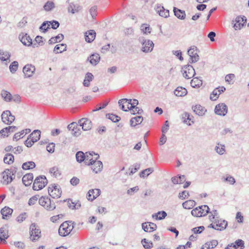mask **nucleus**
Returning a JSON list of instances; mask_svg holds the SVG:
<instances>
[{
    "label": "nucleus",
    "mask_w": 249,
    "mask_h": 249,
    "mask_svg": "<svg viewBox=\"0 0 249 249\" xmlns=\"http://www.w3.org/2000/svg\"><path fill=\"white\" fill-rule=\"evenodd\" d=\"M209 218L212 223L208 226V228H213L216 230L222 231L227 226V222L220 218L216 210H213L210 212Z\"/></svg>",
    "instance_id": "nucleus-1"
},
{
    "label": "nucleus",
    "mask_w": 249,
    "mask_h": 249,
    "mask_svg": "<svg viewBox=\"0 0 249 249\" xmlns=\"http://www.w3.org/2000/svg\"><path fill=\"white\" fill-rule=\"evenodd\" d=\"M73 223L71 222L65 221L59 227L58 230L59 234L61 236H66L68 235L73 229Z\"/></svg>",
    "instance_id": "nucleus-2"
},
{
    "label": "nucleus",
    "mask_w": 249,
    "mask_h": 249,
    "mask_svg": "<svg viewBox=\"0 0 249 249\" xmlns=\"http://www.w3.org/2000/svg\"><path fill=\"white\" fill-rule=\"evenodd\" d=\"M47 179L45 176L37 177L34 182L33 189L36 191L41 190L47 185Z\"/></svg>",
    "instance_id": "nucleus-3"
},
{
    "label": "nucleus",
    "mask_w": 249,
    "mask_h": 249,
    "mask_svg": "<svg viewBox=\"0 0 249 249\" xmlns=\"http://www.w3.org/2000/svg\"><path fill=\"white\" fill-rule=\"evenodd\" d=\"M209 211V208L207 205H202L193 209L192 214L195 217H202L205 216Z\"/></svg>",
    "instance_id": "nucleus-4"
},
{
    "label": "nucleus",
    "mask_w": 249,
    "mask_h": 249,
    "mask_svg": "<svg viewBox=\"0 0 249 249\" xmlns=\"http://www.w3.org/2000/svg\"><path fill=\"white\" fill-rule=\"evenodd\" d=\"M39 203L48 211H52L55 208L54 203H52L50 198L48 197H41L39 199Z\"/></svg>",
    "instance_id": "nucleus-5"
},
{
    "label": "nucleus",
    "mask_w": 249,
    "mask_h": 249,
    "mask_svg": "<svg viewBox=\"0 0 249 249\" xmlns=\"http://www.w3.org/2000/svg\"><path fill=\"white\" fill-rule=\"evenodd\" d=\"M31 240L35 242L40 237L41 231L35 223H32L30 227Z\"/></svg>",
    "instance_id": "nucleus-6"
},
{
    "label": "nucleus",
    "mask_w": 249,
    "mask_h": 249,
    "mask_svg": "<svg viewBox=\"0 0 249 249\" xmlns=\"http://www.w3.org/2000/svg\"><path fill=\"white\" fill-rule=\"evenodd\" d=\"M181 73L184 77L186 79L192 78L195 74V69L190 65L184 66L181 69Z\"/></svg>",
    "instance_id": "nucleus-7"
},
{
    "label": "nucleus",
    "mask_w": 249,
    "mask_h": 249,
    "mask_svg": "<svg viewBox=\"0 0 249 249\" xmlns=\"http://www.w3.org/2000/svg\"><path fill=\"white\" fill-rule=\"evenodd\" d=\"M139 40L142 44L141 50L143 52L148 53L152 51L154 45V44L152 41L144 39L143 38H140Z\"/></svg>",
    "instance_id": "nucleus-8"
},
{
    "label": "nucleus",
    "mask_w": 249,
    "mask_h": 249,
    "mask_svg": "<svg viewBox=\"0 0 249 249\" xmlns=\"http://www.w3.org/2000/svg\"><path fill=\"white\" fill-rule=\"evenodd\" d=\"M99 158V155L93 152H86L85 164L89 166Z\"/></svg>",
    "instance_id": "nucleus-9"
},
{
    "label": "nucleus",
    "mask_w": 249,
    "mask_h": 249,
    "mask_svg": "<svg viewBox=\"0 0 249 249\" xmlns=\"http://www.w3.org/2000/svg\"><path fill=\"white\" fill-rule=\"evenodd\" d=\"M15 119V116L12 115L9 110L4 111L1 114V120L6 124H11L14 121Z\"/></svg>",
    "instance_id": "nucleus-10"
},
{
    "label": "nucleus",
    "mask_w": 249,
    "mask_h": 249,
    "mask_svg": "<svg viewBox=\"0 0 249 249\" xmlns=\"http://www.w3.org/2000/svg\"><path fill=\"white\" fill-rule=\"evenodd\" d=\"M80 127L79 124L76 122H72L68 126V129L69 131H71V134L76 137L81 134Z\"/></svg>",
    "instance_id": "nucleus-11"
},
{
    "label": "nucleus",
    "mask_w": 249,
    "mask_h": 249,
    "mask_svg": "<svg viewBox=\"0 0 249 249\" xmlns=\"http://www.w3.org/2000/svg\"><path fill=\"white\" fill-rule=\"evenodd\" d=\"M48 193L49 195L53 198H59L61 195V191L57 185H53L48 188Z\"/></svg>",
    "instance_id": "nucleus-12"
},
{
    "label": "nucleus",
    "mask_w": 249,
    "mask_h": 249,
    "mask_svg": "<svg viewBox=\"0 0 249 249\" xmlns=\"http://www.w3.org/2000/svg\"><path fill=\"white\" fill-rule=\"evenodd\" d=\"M79 126L82 127L84 131L90 130L92 127L91 121L88 118H82L78 121Z\"/></svg>",
    "instance_id": "nucleus-13"
},
{
    "label": "nucleus",
    "mask_w": 249,
    "mask_h": 249,
    "mask_svg": "<svg viewBox=\"0 0 249 249\" xmlns=\"http://www.w3.org/2000/svg\"><path fill=\"white\" fill-rule=\"evenodd\" d=\"M131 99H128L126 98L122 99L118 101V104L121 109L124 111H127L128 110L132 109V107H130L131 106Z\"/></svg>",
    "instance_id": "nucleus-14"
},
{
    "label": "nucleus",
    "mask_w": 249,
    "mask_h": 249,
    "mask_svg": "<svg viewBox=\"0 0 249 249\" xmlns=\"http://www.w3.org/2000/svg\"><path fill=\"white\" fill-rule=\"evenodd\" d=\"M246 18L244 16H238L235 19L234 28L236 30H240L246 23Z\"/></svg>",
    "instance_id": "nucleus-15"
},
{
    "label": "nucleus",
    "mask_w": 249,
    "mask_h": 249,
    "mask_svg": "<svg viewBox=\"0 0 249 249\" xmlns=\"http://www.w3.org/2000/svg\"><path fill=\"white\" fill-rule=\"evenodd\" d=\"M36 70L35 67L32 64H27L23 68V72L25 77L29 78L31 77L34 73Z\"/></svg>",
    "instance_id": "nucleus-16"
},
{
    "label": "nucleus",
    "mask_w": 249,
    "mask_h": 249,
    "mask_svg": "<svg viewBox=\"0 0 249 249\" xmlns=\"http://www.w3.org/2000/svg\"><path fill=\"white\" fill-rule=\"evenodd\" d=\"M188 53L190 57L192 62H196L198 60L199 56L197 54V50L196 47H191L188 51Z\"/></svg>",
    "instance_id": "nucleus-17"
},
{
    "label": "nucleus",
    "mask_w": 249,
    "mask_h": 249,
    "mask_svg": "<svg viewBox=\"0 0 249 249\" xmlns=\"http://www.w3.org/2000/svg\"><path fill=\"white\" fill-rule=\"evenodd\" d=\"M18 38L22 43L25 46H30L32 44V39L27 34H20L18 36Z\"/></svg>",
    "instance_id": "nucleus-18"
},
{
    "label": "nucleus",
    "mask_w": 249,
    "mask_h": 249,
    "mask_svg": "<svg viewBox=\"0 0 249 249\" xmlns=\"http://www.w3.org/2000/svg\"><path fill=\"white\" fill-rule=\"evenodd\" d=\"M228 111L227 107L223 103L219 104L215 107V112L219 115L224 116Z\"/></svg>",
    "instance_id": "nucleus-19"
},
{
    "label": "nucleus",
    "mask_w": 249,
    "mask_h": 249,
    "mask_svg": "<svg viewBox=\"0 0 249 249\" xmlns=\"http://www.w3.org/2000/svg\"><path fill=\"white\" fill-rule=\"evenodd\" d=\"M90 165L91 166V168L92 171L96 174L100 172L103 169V163L100 160H95Z\"/></svg>",
    "instance_id": "nucleus-20"
},
{
    "label": "nucleus",
    "mask_w": 249,
    "mask_h": 249,
    "mask_svg": "<svg viewBox=\"0 0 249 249\" xmlns=\"http://www.w3.org/2000/svg\"><path fill=\"white\" fill-rule=\"evenodd\" d=\"M100 190L99 189L89 190L87 194V199L93 201L100 195Z\"/></svg>",
    "instance_id": "nucleus-21"
},
{
    "label": "nucleus",
    "mask_w": 249,
    "mask_h": 249,
    "mask_svg": "<svg viewBox=\"0 0 249 249\" xmlns=\"http://www.w3.org/2000/svg\"><path fill=\"white\" fill-rule=\"evenodd\" d=\"M225 90V88L224 87L216 88L211 94L210 99L212 100L215 101L218 98L219 95Z\"/></svg>",
    "instance_id": "nucleus-22"
},
{
    "label": "nucleus",
    "mask_w": 249,
    "mask_h": 249,
    "mask_svg": "<svg viewBox=\"0 0 249 249\" xmlns=\"http://www.w3.org/2000/svg\"><path fill=\"white\" fill-rule=\"evenodd\" d=\"M3 178V183L5 184H8L10 183L13 179L11 173L9 170H7L2 173Z\"/></svg>",
    "instance_id": "nucleus-23"
},
{
    "label": "nucleus",
    "mask_w": 249,
    "mask_h": 249,
    "mask_svg": "<svg viewBox=\"0 0 249 249\" xmlns=\"http://www.w3.org/2000/svg\"><path fill=\"white\" fill-rule=\"evenodd\" d=\"M18 128L15 126H10L3 128L0 131V137L3 136H8L9 133L16 131Z\"/></svg>",
    "instance_id": "nucleus-24"
},
{
    "label": "nucleus",
    "mask_w": 249,
    "mask_h": 249,
    "mask_svg": "<svg viewBox=\"0 0 249 249\" xmlns=\"http://www.w3.org/2000/svg\"><path fill=\"white\" fill-rule=\"evenodd\" d=\"M82 9V7L78 4H75L73 2H71L68 7V11L72 14L79 12Z\"/></svg>",
    "instance_id": "nucleus-25"
},
{
    "label": "nucleus",
    "mask_w": 249,
    "mask_h": 249,
    "mask_svg": "<svg viewBox=\"0 0 249 249\" xmlns=\"http://www.w3.org/2000/svg\"><path fill=\"white\" fill-rule=\"evenodd\" d=\"M96 33L94 30H91L85 33V38L87 42L90 43L94 40Z\"/></svg>",
    "instance_id": "nucleus-26"
},
{
    "label": "nucleus",
    "mask_w": 249,
    "mask_h": 249,
    "mask_svg": "<svg viewBox=\"0 0 249 249\" xmlns=\"http://www.w3.org/2000/svg\"><path fill=\"white\" fill-rule=\"evenodd\" d=\"M34 176L32 173L27 174L22 178V182L26 186H28L31 184Z\"/></svg>",
    "instance_id": "nucleus-27"
},
{
    "label": "nucleus",
    "mask_w": 249,
    "mask_h": 249,
    "mask_svg": "<svg viewBox=\"0 0 249 249\" xmlns=\"http://www.w3.org/2000/svg\"><path fill=\"white\" fill-rule=\"evenodd\" d=\"M100 60V56L98 53L91 54L88 58V61L92 65H96Z\"/></svg>",
    "instance_id": "nucleus-28"
},
{
    "label": "nucleus",
    "mask_w": 249,
    "mask_h": 249,
    "mask_svg": "<svg viewBox=\"0 0 249 249\" xmlns=\"http://www.w3.org/2000/svg\"><path fill=\"white\" fill-rule=\"evenodd\" d=\"M9 237L8 230L6 227H3L0 228V240L6 242L5 239Z\"/></svg>",
    "instance_id": "nucleus-29"
},
{
    "label": "nucleus",
    "mask_w": 249,
    "mask_h": 249,
    "mask_svg": "<svg viewBox=\"0 0 249 249\" xmlns=\"http://www.w3.org/2000/svg\"><path fill=\"white\" fill-rule=\"evenodd\" d=\"M193 109L194 112L199 116H202L204 115L206 112V109L200 105H196L193 107Z\"/></svg>",
    "instance_id": "nucleus-30"
},
{
    "label": "nucleus",
    "mask_w": 249,
    "mask_h": 249,
    "mask_svg": "<svg viewBox=\"0 0 249 249\" xmlns=\"http://www.w3.org/2000/svg\"><path fill=\"white\" fill-rule=\"evenodd\" d=\"M13 209L8 207H5L1 210V214L2 215V218L6 219L8 218L13 213Z\"/></svg>",
    "instance_id": "nucleus-31"
},
{
    "label": "nucleus",
    "mask_w": 249,
    "mask_h": 249,
    "mask_svg": "<svg viewBox=\"0 0 249 249\" xmlns=\"http://www.w3.org/2000/svg\"><path fill=\"white\" fill-rule=\"evenodd\" d=\"M174 15L177 18L180 19H184L186 17L185 12L178 8L174 7L173 9Z\"/></svg>",
    "instance_id": "nucleus-32"
},
{
    "label": "nucleus",
    "mask_w": 249,
    "mask_h": 249,
    "mask_svg": "<svg viewBox=\"0 0 249 249\" xmlns=\"http://www.w3.org/2000/svg\"><path fill=\"white\" fill-rule=\"evenodd\" d=\"M11 54L10 53L3 50H0V59L2 61H10Z\"/></svg>",
    "instance_id": "nucleus-33"
},
{
    "label": "nucleus",
    "mask_w": 249,
    "mask_h": 249,
    "mask_svg": "<svg viewBox=\"0 0 249 249\" xmlns=\"http://www.w3.org/2000/svg\"><path fill=\"white\" fill-rule=\"evenodd\" d=\"M175 94L178 97L184 96L187 93V89L182 87H178L174 91Z\"/></svg>",
    "instance_id": "nucleus-34"
},
{
    "label": "nucleus",
    "mask_w": 249,
    "mask_h": 249,
    "mask_svg": "<svg viewBox=\"0 0 249 249\" xmlns=\"http://www.w3.org/2000/svg\"><path fill=\"white\" fill-rule=\"evenodd\" d=\"M143 120V118L141 116H137L133 117L130 121V125L131 126H135L136 125L140 124Z\"/></svg>",
    "instance_id": "nucleus-35"
},
{
    "label": "nucleus",
    "mask_w": 249,
    "mask_h": 249,
    "mask_svg": "<svg viewBox=\"0 0 249 249\" xmlns=\"http://www.w3.org/2000/svg\"><path fill=\"white\" fill-rule=\"evenodd\" d=\"M41 132L39 130H35L30 135L29 138L35 142L38 141L40 138Z\"/></svg>",
    "instance_id": "nucleus-36"
},
{
    "label": "nucleus",
    "mask_w": 249,
    "mask_h": 249,
    "mask_svg": "<svg viewBox=\"0 0 249 249\" xmlns=\"http://www.w3.org/2000/svg\"><path fill=\"white\" fill-rule=\"evenodd\" d=\"M202 85V80L198 77H194L191 81V85L195 88H199Z\"/></svg>",
    "instance_id": "nucleus-37"
},
{
    "label": "nucleus",
    "mask_w": 249,
    "mask_h": 249,
    "mask_svg": "<svg viewBox=\"0 0 249 249\" xmlns=\"http://www.w3.org/2000/svg\"><path fill=\"white\" fill-rule=\"evenodd\" d=\"M67 203L68 207L72 210L78 209L81 207V204L79 201H73L71 199H68Z\"/></svg>",
    "instance_id": "nucleus-38"
},
{
    "label": "nucleus",
    "mask_w": 249,
    "mask_h": 249,
    "mask_svg": "<svg viewBox=\"0 0 249 249\" xmlns=\"http://www.w3.org/2000/svg\"><path fill=\"white\" fill-rule=\"evenodd\" d=\"M93 79V75L90 72L86 73L85 79L83 82V85L85 87H88L90 85V82Z\"/></svg>",
    "instance_id": "nucleus-39"
},
{
    "label": "nucleus",
    "mask_w": 249,
    "mask_h": 249,
    "mask_svg": "<svg viewBox=\"0 0 249 249\" xmlns=\"http://www.w3.org/2000/svg\"><path fill=\"white\" fill-rule=\"evenodd\" d=\"M157 11L160 16L163 18H167L169 16V12L168 10L164 9L163 7H158Z\"/></svg>",
    "instance_id": "nucleus-40"
},
{
    "label": "nucleus",
    "mask_w": 249,
    "mask_h": 249,
    "mask_svg": "<svg viewBox=\"0 0 249 249\" xmlns=\"http://www.w3.org/2000/svg\"><path fill=\"white\" fill-rule=\"evenodd\" d=\"M66 48L67 46L65 44L56 45L53 49V52L55 53H61L66 51Z\"/></svg>",
    "instance_id": "nucleus-41"
},
{
    "label": "nucleus",
    "mask_w": 249,
    "mask_h": 249,
    "mask_svg": "<svg viewBox=\"0 0 249 249\" xmlns=\"http://www.w3.org/2000/svg\"><path fill=\"white\" fill-rule=\"evenodd\" d=\"M36 167V163L32 161H29L23 163L22 165V168L23 170H30Z\"/></svg>",
    "instance_id": "nucleus-42"
},
{
    "label": "nucleus",
    "mask_w": 249,
    "mask_h": 249,
    "mask_svg": "<svg viewBox=\"0 0 249 249\" xmlns=\"http://www.w3.org/2000/svg\"><path fill=\"white\" fill-rule=\"evenodd\" d=\"M218 244V242L216 240H213L212 241L207 242L203 245V249H213Z\"/></svg>",
    "instance_id": "nucleus-43"
},
{
    "label": "nucleus",
    "mask_w": 249,
    "mask_h": 249,
    "mask_svg": "<svg viewBox=\"0 0 249 249\" xmlns=\"http://www.w3.org/2000/svg\"><path fill=\"white\" fill-rule=\"evenodd\" d=\"M86 153H84L82 151H78L76 153L75 157L76 161L79 163H81L85 161Z\"/></svg>",
    "instance_id": "nucleus-44"
},
{
    "label": "nucleus",
    "mask_w": 249,
    "mask_h": 249,
    "mask_svg": "<svg viewBox=\"0 0 249 249\" xmlns=\"http://www.w3.org/2000/svg\"><path fill=\"white\" fill-rule=\"evenodd\" d=\"M14 160V156L11 154H7L3 158L4 163L11 164L13 163Z\"/></svg>",
    "instance_id": "nucleus-45"
},
{
    "label": "nucleus",
    "mask_w": 249,
    "mask_h": 249,
    "mask_svg": "<svg viewBox=\"0 0 249 249\" xmlns=\"http://www.w3.org/2000/svg\"><path fill=\"white\" fill-rule=\"evenodd\" d=\"M195 205V201L193 200H188L183 203L182 206L186 209H192Z\"/></svg>",
    "instance_id": "nucleus-46"
},
{
    "label": "nucleus",
    "mask_w": 249,
    "mask_h": 249,
    "mask_svg": "<svg viewBox=\"0 0 249 249\" xmlns=\"http://www.w3.org/2000/svg\"><path fill=\"white\" fill-rule=\"evenodd\" d=\"M154 171V168H149L147 169H146L145 170H143L140 173V176L141 178H145L147 177L148 175H149L151 173H152Z\"/></svg>",
    "instance_id": "nucleus-47"
},
{
    "label": "nucleus",
    "mask_w": 249,
    "mask_h": 249,
    "mask_svg": "<svg viewBox=\"0 0 249 249\" xmlns=\"http://www.w3.org/2000/svg\"><path fill=\"white\" fill-rule=\"evenodd\" d=\"M185 176L184 175L175 177L172 178V182L174 184H181L183 181L185 180Z\"/></svg>",
    "instance_id": "nucleus-48"
},
{
    "label": "nucleus",
    "mask_w": 249,
    "mask_h": 249,
    "mask_svg": "<svg viewBox=\"0 0 249 249\" xmlns=\"http://www.w3.org/2000/svg\"><path fill=\"white\" fill-rule=\"evenodd\" d=\"M1 95L3 99L7 102H9L12 99L11 93L6 90H2L1 92Z\"/></svg>",
    "instance_id": "nucleus-49"
},
{
    "label": "nucleus",
    "mask_w": 249,
    "mask_h": 249,
    "mask_svg": "<svg viewBox=\"0 0 249 249\" xmlns=\"http://www.w3.org/2000/svg\"><path fill=\"white\" fill-rule=\"evenodd\" d=\"M141 242L145 249H150L153 247L152 242L146 239H142Z\"/></svg>",
    "instance_id": "nucleus-50"
},
{
    "label": "nucleus",
    "mask_w": 249,
    "mask_h": 249,
    "mask_svg": "<svg viewBox=\"0 0 249 249\" xmlns=\"http://www.w3.org/2000/svg\"><path fill=\"white\" fill-rule=\"evenodd\" d=\"M18 63L17 61H15L11 63L9 66V70L10 72L12 73H15L17 71L18 69Z\"/></svg>",
    "instance_id": "nucleus-51"
},
{
    "label": "nucleus",
    "mask_w": 249,
    "mask_h": 249,
    "mask_svg": "<svg viewBox=\"0 0 249 249\" xmlns=\"http://www.w3.org/2000/svg\"><path fill=\"white\" fill-rule=\"evenodd\" d=\"M106 116L108 119L114 123L118 122L121 120L120 117L113 114H107L106 115Z\"/></svg>",
    "instance_id": "nucleus-52"
},
{
    "label": "nucleus",
    "mask_w": 249,
    "mask_h": 249,
    "mask_svg": "<svg viewBox=\"0 0 249 249\" xmlns=\"http://www.w3.org/2000/svg\"><path fill=\"white\" fill-rule=\"evenodd\" d=\"M50 173L55 178L60 176V173L57 167L54 166L50 169Z\"/></svg>",
    "instance_id": "nucleus-53"
},
{
    "label": "nucleus",
    "mask_w": 249,
    "mask_h": 249,
    "mask_svg": "<svg viewBox=\"0 0 249 249\" xmlns=\"http://www.w3.org/2000/svg\"><path fill=\"white\" fill-rule=\"evenodd\" d=\"M44 9L46 11H50L54 8V3L51 1H48L44 5Z\"/></svg>",
    "instance_id": "nucleus-54"
},
{
    "label": "nucleus",
    "mask_w": 249,
    "mask_h": 249,
    "mask_svg": "<svg viewBox=\"0 0 249 249\" xmlns=\"http://www.w3.org/2000/svg\"><path fill=\"white\" fill-rule=\"evenodd\" d=\"M150 226L149 224V222H144L143 223L142 225V229L145 232H151L153 231V228L151 227H149Z\"/></svg>",
    "instance_id": "nucleus-55"
},
{
    "label": "nucleus",
    "mask_w": 249,
    "mask_h": 249,
    "mask_svg": "<svg viewBox=\"0 0 249 249\" xmlns=\"http://www.w3.org/2000/svg\"><path fill=\"white\" fill-rule=\"evenodd\" d=\"M233 243L235 249H243L244 248V242L241 239H238Z\"/></svg>",
    "instance_id": "nucleus-56"
},
{
    "label": "nucleus",
    "mask_w": 249,
    "mask_h": 249,
    "mask_svg": "<svg viewBox=\"0 0 249 249\" xmlns=\"http://www.w3.org/2000/svg\"><path fill=\"white\" fill-rule=\"evenodd\" d=\"M141 30L143 34L150 33L151 29L150 26L147 24H143L141 26Z\"/></svg>",
    "instance_id": "nucleus-57"
},
{
    "label": "nucleus",
    "mask_w": 249,
    "mask_h": 249,
    "mask_svg": "<svg viewBox=\"0 0 249 249\" xmlns=\"http://www.w3.org/2000/svg\"><path fill=\"white\" fill-rule=\"evenodd\" d=\"M235 77L233 74H229L225 76V80L229 84H231L235 81Z\"/></svg>",
    "instance_id": "nucleus-58"
},
{
    "label": "nucleus",
    "mask_w": 249,
    "mask_h": 249,
    "mask_svg": "<svg viewBox=\"0 0 249 249\" xmlns=\"http://www.w3.org/2000/svg\"><path fill=\"white\" fill-rule=\"evenodd\" d=\"M50 24H49V21H46L43 22L40 27H39V29L41 30H43L44 33L47 32L48 29L50 28Z\"/></svg>",
    "instance_id": "nucleus-59"
},
{
    "label": "nucleus",
    "mask_w": 249,
    "mask_h": 249,
    "mask_svg": "<svg viewBox=\"0 0 249 249\" xmlns=\"http://www.w3.org/2000/svg\"><path fill=\"white\" fill-rule=\"evenodd\" d=\"M215 150L217 153L222 155L225 152V146L224 145L218 144V145L215 147Z\"/></svg>",
    "instance_id": "nucleus-60"
},
{
    "label": "nucleus",
    "mask_w": 249,
    "mask_h": 249,
    "mask_svg": "<svg viewBox=\"0 0 249 249\" xmlns=\"http://www.w3.org/2000/svg\"><path fill=\"white\" fill-rule=\"evenodd\" d=\"M184 122L187 124L190 125L194 123L192 117L189 114L186 113L184 115Z\"/></svg>",
    "instance_id": "nucleus-61"
},
{
    "label": "nucleus",
    "mask_w": 249,
    "mask_h": 249,
    "mask_svg": "<svg viewBox=\"0 0 249 249\" xmlns=\"http://www.w3.org/2000/svg\"><path fill=\"white\" fill-rule=\"evenodd\" d=\"M25 130H22L20 132L17 133L13 137V140L17 141L22 138L25 135Z\"/></svg>",
    "instance_id": "nucleus-62"
},
{
    "label": "nucleus",
    "mask_w": 249,
    "mask_h": 249,
    "mask_svg": "<svg viewBox=\"0 0 249 249\" xmlns=\"http://www.w3.org/2000/svg\"><path fill=\"white\" fill-rule=\"evenodd\" d=\"M130 111L132 112V113L133 114H141L143 112L142 109L140 107H137L136 106L134 107V108H132V109H130Z\"/></svg>",
    "instance_id": "nucleus-63"
},
{
    "label": "nucleus",
    "mask_w": 249,
    "mask_h": 249,
    "mask_svg": "<svg viewBox=\"0 0 249 249\" xmlns=\"http://www.w3.org/2000/svg\"><path fill=\"white\" fill-rule=\"evenodd\" d=\"M167 215V213L164 211L159 212L157 213V219L161 220L164 219Z\"/></svg>",
    "instance_id": "nucleus-64"
}]
</instances>
